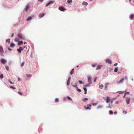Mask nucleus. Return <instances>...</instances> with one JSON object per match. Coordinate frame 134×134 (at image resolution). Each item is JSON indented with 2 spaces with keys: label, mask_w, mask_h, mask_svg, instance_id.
<instances>
[{
  "label": "nucleus",
  "mask_w": 134,
  "mask_h": 134,
  "mask_svg": "<svg viewBox=\"0 0 134 134\" xmlns=\"http://www.w3.org/2000/svg\"><path fill=\"white\" fill-rule=\"evenodd\" d=\"M4 51L3 48L1 46H0V54L1 56L4 55Z\"/></svg>",
  "instance_id": "obj_1"
},
{
  "label": "nucleus",
  "mask_w": 134,
  "mask_h": 134,
  "mask_svg": "<svg viewBox=\"0 0 134 134\" xmlns=\"http://www.w3.org/2000/svg\"><path fill=\"white\" fill-rule=\"evenodd\" d=\"M88 81L89 83L90 84H91L92 82L91 81V77L90 76H88Z\"/></svg>",
  "instance_id": "obj_2"
},
{
  "label": "nucleus",
  "mask_w": 134,
  "mask_h": 134,
  "mask_svg": "<svg viewBox=\"0 0 134 134\" xmlns=\"http://www.w3.org/2000/svg\"><path fill=\"white\" fill-rule=\"evenodd\" d=\"M30 8V6L29 4H27L26 6L24 8V10L25 11H27Z\"/></svg>",
  "instance_id": "obj_3"
},
{
  "label": "nucleus",
  "mask_w": 134,
  "mask_h": 134,
  "mask_svg": "<svg viewBox=\"0 0 134 134\" xmlns=\"http://www.w3.org/2000/svg\"><path fill=\"white\" fill-rule=\"evenodd\" d=\"M130 98L129 97H127L126 98V102L127 104H128L130 103Z\"/></svg>",
  "instance_id": "obj_4"
},
{
  "label": "nucleus",
  "mask_w": 134,
  "mask_h": 134,
  "mask_svg": "<svg viewBox=\"0 0 134 134\" xmlns=\"http://www.w3.org/2000/svg\"><path fill=\"white\" fill-rule=\"evenodd\" d=\"M1 62L3 64H4L6 63L7 60L4 59H2L1 60Z\"/></svg>",
  "instance_id": "obj_5"
},
{
  "label": "nucleus",
  "mask_w": 134,
  "mask_h": 134,
  "mask_svg": "<svg viewBox=\"0 0 134 134\" xmlns=\"http://www.w3.org/2000/svg\"><path fill=\"white\" fill-rule=\"evenodd\" d=\"M124 80V78H123L119 81H118L116 83V84H119L120 83H122L123 81Z\"/></svg>",
  "instance_id": "obj_6"
},
{
  "label": "nucleus",
  "mask_w": 134,
  "mask_h": 134,
  "mask_svg": "<svg viewBox=\"0 0 134 134\" xmlns=\"http://www.w3.org/2000/svg\"><path fill=\"white\" fill-rule=\"evenodd\" d=\"M71 80V77L69 76L68 77V79L67 82V85L68 86L69 85L70 83Z\"/></svg>",
  "instance_id": "obj_7"
},
{
  "label": "nucleus",
  "mask_w": 134,
  "mask_h": 134,
  "mask_svg": "<svg viewBox=\"0 0 134 134\" xmlns=\"http://www.w3.org/2000/svg\"><path fill=\"white\" fill-rule=\"evenodd\" d=\"M105 61L107 63H108L109 64H111L112 63L111 60L108 59H106Z\"/></svg>",
  "instance_id": "obj_8"
},
{
  "label": "nucleus",
  "mask_w": 134,
  "mask_h": 134,
  "mask_svg": "<svg viewBox=\"0 0 134 134\" xmlns=\"http://www.w3.org/2000/svg\"><path fill=\"white\" fill-rule=\"evenodd\" d=\"M54 2V1H51L49 2L46 5V7H47L50 5L51 3H53Z\"/></svg>",
  "instance_id": "obj_9"
},
{
  "label": "nucleus",
  "mask_w": 134,
  "mask_h": 134,
  "mask_svg": "<svg viewBox=\"0 0 134 134\" xmlns=\"http://www.w3.org/2000/svg\"><path fill=\"white\" fill-rule=\"evenodd\" d=\"M18 36L20 39H23V36L21 34H19L18 35Z\"/></svg>",
  "instance_id": "obj_10"
},
{
  "label": "nucleus",
  "mask_w": 134,
  "mask_h": 134,
  "mask_svg": "<svg viewBox=\"0 0 134 134\" xmlns=\"http://www.w3.org/2000/svg\"><path fill=\"white\" fill-rule=\"evenodd\" d=\"M110 100V98L109 97H107V100L106 101V102L107 103H108L109 102V101Z\"/></svg>",
  "instance_id": "obj_11"
},
{
  "label": "nucleus",
  "mask_w": 134,
  "mask_h": 134,
  "mask_svg": "<svg viewBox=\"0 0 134 134\" xmlns=\"http://www.w3.org/2000/svg\"><path fill=\"white\" fill-rule=\"evenodd\" d=\"M59 9L60 10L62 11H64L65 10V9L64 8L62 7H59Z\"/></svg>",
  "instance_id": "obj_12"
},
{
  "label": "nucleus",
  "mask_w": 134,
  "mask_h": 134,
  "mask_svg": "<svg viewBox=\"0 0 134 134\" xmlns=\"http://www.w3.org/2000/svg\"><path fill=\"white\" fill-rule=\"evenodd\" d=\"M134 16V15L133 14H130V19H132Z\"/></svg>",
  "instance_id": "obj_13"
},
{
  "label": "nucleus",
  "mask_w": 134,
  "mask_h": 134,
  "mask_svg": "<svg viewBox=\"0 0 134 134\" xmlns=\"http://www.w3.org/2000/svg\"><path fill=\"white\" fill-rule=\"evenodd\" d=\"M103 107V106L102 105H100L98 106L97 108L98 109L102 108Z\"/></svg>",
  "instance_id": "obj_14"
},
{
  "label": "nucleus",
  "mask_w": 134,
  "mask_h": 134,
  "mask_svg": "<svg viewBox=\"0 0 134 134\" xmlns=\"http://www.w3.org/2000/svg\"><path fill=\"white\" fill-rule=\"evenodd\" d=\"M44 15V13H42L40 14L39 15L40 17L42 18L43 17Z\"/></svg>",
  "instance_id": "obj_15"
},
{
  "label": "nucleus",
  "mask_w": 134,
  "mask_h": 134,
  "mask_svg": "<svg viewBox=\"0 0 134 134\" xmlns=\"http://www.w3.org/2000/svg\"><path fill=\"white\" fill-rule=\"evenodd\" d=\"M102 66L100 65H98L96 69L97 70H99L101 68Z\"/></svg>",
  "instance_id": "obj_16"
},
{
  "label": "nucleus",
  "mask_w": 134,
  "mask_h": 134,
  "mask_svg": "<svg viewBox=\"0 0 134 134\" xmlns=\"http://www.w3.org/2000/svg\"><path fill=\"white\" fill-rule=\"evenodd\" d=\"M23 43V42L22 41H19L18 43V45H20L21 44Z\"/></svg>",
  "instance_id": "obj_17"
},
{
  "label": "nucleus",
  "mask_w": 134,
  "mask_h": 134,
  "mask_svg": "<svg viewBox=\"0 0 134 134\" xmlns=\"http://www.w3.org/2000/svg\"><path fill=\"white\" fill-rule=\"evenodd\" d=\"M72 0H67V2L68 4H70L72 2Z\"/></svg>",
  "instance_id": "obj_18"
},
{
  "label": "nucleus",
  "mask_w": 134,
  "mask_h": 134,
  "mask_svg": "<svg viewBox=\"0 0 134 134\" xmlns=\"http://www.w3.org/2000/svg\"><path fill=\"white\" fill-rule=\"evenodd\" d=\"M15 46V44L13 43H11L10 45V46L11 47H13Z\"/></svg>",
  "instance_id": "obj_19"
},
{
  "label": "nucleus",
  "mask_w": 134,
  "mask_h": 134,
  "mask_svg": "<svg viewBox=\"0 0 134 134\" xmlns=\"http://www.w3.org/2000/svg\"><path fill=\"white\" fill-rule=\"evenodd\" d=\"M82 4L85 5H88V3L87 2H83L82 3Z\"/></svg>",
  "instance_id": "obj_20"
},
{
  "label": "nucleus",
  "mask_w": 134,
  "mask_h": 134,
  "mask_svg": "<svg viewBox=\"0 0 134 134\" xmlns=\"http://www.w3.org/2000/svg\"><path fill=\"white\" fill-rule=\"evenodd\" d=\"M91 85V84H90V83H88V84H86V85H84V86L85 87H90V85Z\"/></svg>",
  "instance_id": "obj_21"
},
{
  "label": "nucleus",
  "mask_w": 134,
  "mask_h": 134,
  "mask_svg": "<svg viewBox=\"0 0 134 134\" xmlns=\"http://www.w3.org/2000/svg\"><path fill=\"white\" fill-rule=\"evenodd\" d=\"M103 85H99V88L100 89H102L103 87Z\"/></svg>",
  "instance_id": "obj_22"
},
{
  "label": "nucleus",
  "mask_w": 134,
  "mask_h": 134,
  "mask_svg": "<svg viewBox=\"0 0 134 134\" xmlns=\"http://www.w3.org/2000/svg\"><path fill=\"white\" fill-rule=\"evenodd\" d=\"M83 89L85 92V94H86L87 93V89L86 88H83Z\"/></svg>",
  "instance_id": "obj_23"
},
{
  "label": "nucleus",
  "mask_w": 134,
  "mask_h": 134,
  "mask_svg": "<svg viewBox=\"0 0 134 134\" xmlns=\"http://www.w3.org/2000/svg\"><path fill=\"white\" fill-rule=\"evenodd\" d=\"M74 69H73L70 72V74L71 75H72V74L74 72Z\"/></svg>",
  "instance_id": "obj_24"
},
{
  "label": "nucleus",
  "mask_w": 134,
  "mask_h": 134,
  "mask_svg": "<svg viewBox=\"0 0 134 134\" xmlns=\"http://www.w3.org/2000/svg\"><path fill=\"white\" fill-rule=\"evenodd\" d=\"M8 82L11 84H13L14 83L13 82H12L10 80V79H9L8 80Z\"/></svg>",
  "instance_id": "obj_25"
},
{
  "label": "nucleus",
  "mask_w": 134,
  "mask_h": 134,
  "mask_svg": "<svg viewBox=\"0 0 134 134\" xmlns=\"http://www.w3.org/2000/svg\"><path fill=\"white\" fill-rule=\"evenodd\" d=\"M59 101V99L58 98H56L55 100V102H57Z\"/></svg>",
  "instance_id": "obj_26"
},
{
  "label": "nucleus",
  "mask_w": 134,
  "mask_h": 134,
  "mask_svg": "<svg viewBox=\"0 0 134 134\" xmlns=\"http://www.w3.org/2000/svg\"><path fill=\"white\" fill-rule=\"evenodd\" d=\"M124 92L122 91H118L116 92H119V93H120V94Z\"/></svg>",
  "instance_id": "obj_27"
},
{
  "label": "nucleus",
  "mask_w": 134,
  "mask_h": 134,
  "mask_svg": "<svg viewBox=\"0 0 134 134\" xmlns=\"http://www.w3.org/2000/svg\"><path fill=\"white\" fill-rule=\"evenodd\" d=\"M19 40L18 38H15V39L14 41H15L17 42V41H19Z\"/></svg>",
  "instance_id": "obj_28"
},
{
  "label": "nucleus",
  "mask_w": 134,
  "mask_h": 134,
  "mask_svg": "<svg viewBox=\"0 0 134 134\" xmlns=\"http://www.w3.org/2000/svg\"><path fill=\"white\" fill-rule=\"evenodd\" d=\"M32 18V17H30L28 18L27 19V21H29Z\"/></svg>",
  "instance_id": "obj_29"
},
{
  "label": "nucleus",
  "mask_w": 134,
  "mask_h": 134,
  "mask_svg": "<svg viewBox=\"0 0 134 134\" xmlns=\"http://www.w3.org/2000/svg\"><path fill=\"white\" fill-rule=\"evenodd\" d=\"M79 82L80 84H83L84 83L81 80H79Z\"/></svg>",
  "instance_id": "obj_30"
},
{
  "label": "nucleus",
  "mask_w": 134,
  "mask_h": 134,
  "mask_svg": "<svg viewBox=\"0 0 134 134\" xmlns=\"http://www.w3.org/2000/svg\"><path fill=\"white\" fill-rule=\"evenodd\" d=\"M118 70V69L117 68H115L114 70V71L115 72H116Z\"/></svg>",
  "instance_id": "obj_31"
},
{
  "label": "nucleus",
  "mask_w": 134,
  "mask_h": 134,
  "mask_svg": "<svg viewBox=\"0 0 134 134\" xmlns=\"http://www.w3.org/2000/svg\"><path fill=\"white\" fill-rule=\"evenodd\" d=\"M85 108L86 109V110H90L91 109V108H90L89 107H85Z\"/></svg>",
  "instance_id": "obj_32"
},
{
  "label": "nucleus",
  "mask_w": 134,
  "mask_h": 134,
  "mask_svg": "<svg viewBox=\"0 0 134 134\" xmlns=\"http://www.w3.org/2000/svg\"><path fill=\"white\" fill-rule=\"evenodd\" d=\"M3 77V75L2 74H1L0 76V78L2 79Z\"/></svg>",
  "instance_id": "obj_33"
},
{
  "label": "nucleus",
  "mask_w": 134,
  "mask_h": 134,
  "mask_svg": "<svg viewBox=\"0 0 134 134\" xmlns=\"http://www.w3.org/2000/svg\"><path fill=\"white\" fill-rule=\"evenodd\" d=\"M67 98H68V99L69 100H72V99L69 96H68L67 97Z\"/></svg>",
  "instance_id": "obj_34"
},
{
  "label": "nucleus",
  "mask_w": 134,
  "mask_h": 134,
  "mask_svg": "<svg viewBox=\"0 0 134 134\" xmlns=\"http://www.w3.org/2000/svg\"><path fill=\"white\" fill-rule=\"evenodd\" d=\"M17 51H18V53H21V50H20V49H19H19H17Z\"/></svg>",
  "instance_id": "obj_35"
},
{
  "label": "nucleus",
  "mask_w": 134,
  "mask_h": 134,
  "mask_svg": "<svg viewBox=\"0 0 134 134\" xmlns=\"http://www.w3.org/2000/svg\"><path fill=\"white\" fill-rule=\"evenodd\" d=\"M6 42H8L9 43H10V39H9L7 40H6Z\"/></svg>",
  "instance_id": "obj_36"
},
{
  "label": "nucleus",
  "mask_w": 134,
  "mask_h": 134,
  "mask_svg": "<svg viewBox=\"0 0 134 134\" xmlns=\"http://www.w3.org/2000/svg\"><path fill=\"white\" fill-rule=\"evenodd\" d=\"M72 86L76 88H77V86L76 85H72Z\"/></svg>",
  "instance_id": "obj_37"
},
{
  "label": "nucleus",
  "mask_w": 134,
  "mask_h": 134,
  "mask_svg": "<svg viewBox=\"0 0 134 134\" xmlns=\"http://www.w3.org/2000/svg\"><path fill=\"white\" fill-rule=\"evenodd\" d=\"M26 76L27 77H31L32 75L30 74H27L26 75Z\"/></svg>",
  "instance_id": "obj_38"
},
{
  "label": "nucleus",
  "mask_w": 134,
  "mask_h": 134,
  "mask_svg": "<svg viewBox=\"0 0 134 134\" xmlns=\"http://www.w3.org/2000/svg\"><path fill=\"white\" fill-rule=\"evenodd\" d=\"M97 104V103H93L92 104V105L94 106L96 105Z\"/></svg>",
  "instance_id": "obj_39"
},
{
  "label": "nucleus",
  "mask_w": 134,
  "mask_h": 134,
  "mask_svg": "<svg viewBox=\"0 0 134 134\" xmlns=\"http://www.w3.org/2000/svg\"><path fill=\"white\" fill-rule=\"evenodd\" d=\"M77 89V90L79 92H80L81 91V89H79L78 88V87H77V88H76Z\"/></svg>",
  "instance_id": "obj_40"
},
{
  "label": "nucleus",
  "mask_w": 134,
  "mask_h": 134,
  "mask_svg": "<svg viewBox=\"0 0 134 134\" xmlns=\"http://www.w3.org/2000/svg\"><path fill=\"white\" fill-rule=\"evenodd\" d=\"M5 69L8 71L9 70V68L7 66H6L5 67Z\"/></svg>",
  "instance_id": "obj_41"
},
{
  "label": "nucleus",
  "mask_w": 134,
  "mask_h": 134,
  "mask_svg": "<svg viewBox=\"0 0 134 134\" xmlns=\"http://www.w3.org/2000/svg\"><path fill=\"white\" fill-rule=\"evenodd\" d=\"M24 63H25L24 62H23L21 63V66L22 67V66H23L24 65Z\"/></svg>",
  "instance_id": "obj_42"
},
{
  "label": "nucleus",
  "mask_w": 134,
  "mask_h": 134,
  "mask_svg": "<svg viewBox=\"0 0 134 134\" xmlns=\"http://www.w3.org/2000/svg\"><path fill=\"white\" fill-rule=\"evenodd\" d=\"M86 100H87L88 99L87 98H83L82 99V100L84 101H85Z\"/></svg>",
  "instance_id": "obj_43"
},
{
  "label": "nucleus",
  "mask_w": 134,
  "mask_h": 134,
  "mask_svg": "<svg viewBox=\"0 0 134 134\" xmlns=\"http://www.w3.org/2000/svg\"><path fill=\"white\" fill-rule=\"evenodd\" d=\"M109 112L110 114H113V112L111 110H110Z\"/></svg>",
  "instance_id": "obj_44"
},
{
  "label": "nucleus",
  "mask_w": 134,
  "mask_h": 134,
  "mask_svg": "<svg viewBox=\"0 0 134 134\" xmlns=\"http://www.w3.org/2000/svg\"><path fill=\"white\" fill-rule=\"evenodd\" d=\"M19 49H20V50H21V51H22L23 49L24 48H23V47H19Z\"/></svg>",
  "instance_id": "obj_45"
},
{
  "label": "nucleus",
  "mask_w": 134,
  "mask_h": 134,
  "mask_svg": "<svg viewBox=\"0 0 134 134\" xmlns=\"http://www.w3.org/2000/svg\"><path fill=\"white\" fill-rule=\"evenodd\" d=\"M10 88H12L14 90H15V87H13L12 86H10Z\"/></svg>",
  "instance_id": "obj_46"
},
{
  "label": "nucleus",
  "mask_w": 134,
  "mask_h": 134,
  "mask_svg": "<svg viewBox=\"0 0 134 134\" xmlns=\"http://www.w3.org/2000/svg\"><path fill=\"white\" fill-rule=\"evenodd\" d=\"M63 100L64 101H65L66 100V98L65 97H64L63 98Z\"/></svg>",
  "instance_id": "obj_47"
},
{
  "label": "nucleus",
  "mask_w": 134,
  "mask_h": 134,
  "mask_svg": "<svg viewBox=\"0 0 134 134\" xmlns=\"http://www.w3.org/2000/svg\"><path fill=\"white\" fill-rule=\"evenodd\" d=\"M107 108H111V107H110V105H109V106L108 107H107Z\"/></svg>",
  "instance_id": "obj_48"
},
{
  "label": "nucleus",
  "mask_w": 134,
  "mask_h": 134,
  "mask_svg": "<svg viewBox=\"0 0 134 134\" xmlns=\"http://www.w3.org/2000/svg\"><path fill=\"white\" fill-rule=\"evenodd\" d=\"M124 79H126L127 80V76H125V77L124 78Z\"/></svg>",
  "instance_id": "obj_49"
},
{
  "label": "nucleus",
  "mask_w": 134,
  "mask_h": 134,
  "mask_svg": "<svg viewBox=\"0 0 134 134\" xmlns=\"http://www.w3.org/2000/svg\"><path fill=\"white\" fill-rule=\"evenodd\" d=\"M97 79V77H96L94 80V81L96 82V80Z\"/></svg>",
  "instance_id": "obj_50"
},
{
  "label": "nucleus",
  "mask_w": 134,
  "mask_h": 134,
  "mask_svg": "<svg viewBox=\"0 0 134 134\" xmlns=\"http://www.w3.org/2000/svg\"><path fill=\"white\" fill-rule=\"evenodd\" d=\"M18 93L19 94L21 95H22V93H21L20 92H18Z\"/></svg>",
  "instance_id": "obj_51"
},
{
  "label": "nucleus",
  "mask_w": 134,
  "mask_h": 134,
  "mask_svg": "<svg viewBox=\"0 0 134 134\" xmlns=\"http://www.w3.org/2000/svg\"><path fill=\"white\" fill-rule=\"evenodd\" d=\"M117 65H118L117 63H116L115 64H114V66H116Z\"/></svg>",
  "instance_id": "obj_52"
},
{
  "label": "nucleus",
  "mask_w": 134,
  "mask_h": 134,
  "mask_svg": "<svg viewBox=\"0 0 134 134\" xmlns=\"http://www.w3.org/2000/svg\"><path fill=\"white\" fill-rule=\"evenodd\" d=\"M116 99H117V98H113L112 100H116Z\"/></svg>",
  "instance_id": "obj_53"
},
{
  "label": "nucleus",
  "mask_w": 134,
  "mask_h": 134,
  "mask_svg": "<svg viewBox=\"0 0 134 134\" xmlns=\"http://www.w3.org/2000/svg\"><path fill=\"white\" fill-rule=\"evenodd\" d=\"M92 66L93 67H95L96 66V65L95 64H93L92 65Z\"/></svg>",
  "instance_id": "obj_54"
},
{
  "label": "nucleus",
  "mask_w": 134,
  "mask_h": 134,
  "mask_svg": "<svg viewBox=\"0 0 134 134\" xmlns=\"http://www.w3.org/2000/svg\"><path fill=\"white\" fill-rule=\"evenodd\" d=\"M18 80L19 81H20L21 80V79H20V78L19 77H18Z\"/></svg>",
  "instance_id": "obj_55"
},
{
  "label": "nucleus",
  "mask_w": 134,
  "mask_h": 134,
  "mask_svg": "<svg viewBox=\"0 0 134 134\" xmlns=\"http://www.w3.org/2000/svg\"><path fill=\"white\" fill-rule=\"evenodd\" d=\"M87 106H88V107H91V105H90V104H87Z\"/></svg>",
  "instance_id": "obj_56"
},
{
  "label": "nucleus",
  "mask_w": 134,
  "mask_h": 134,
  "mask_svg": "<svg viewBox=\"0 0 134 134\" xmlns=\"http://www.w3.org/2000/svg\"><path fill=\"white\" fill-rule=\"evenodd\" d=\"M109 84V83H106L105 84V85L107 86V85H108Z\"/></svg>",
  "instance_id": "obj_57"
},
{
  "label": "nucleus",
  "mask_w": 134,
  "mask_h": 134,
  "mask_svg": "<svg viewBox=\"0 0 134 134\" xmlns=\"http://www.w3.org/2000/svg\"><path fill=\"white\" fill-rule=\"evenodd\" d=\"M14 33H12V35H11V36L12 37H13L14 36Z\"/></svg>",
  "instance_id": "obj_58"
},
{
  "label": "nucleus",
  "mask_w": 134,
  "mask_h": 134,
  "mask_svg": "<svg viewBox=\"0 0 134 134\" xmlns=\"http://www.w3.org/2000/svg\"><path fill=\"white\" fill-rule=\"evenodd\" d=\"M126 93H125L124 94V95L123 97V98H124L125 97L126 95Z\"/></svg>",
  "instance_id": "obj_59"
},
{
  "label": "nucleus",
  "mask_w": 134,
  "mask_h": 134,
  "mask_svg": "<svg viewBox=\"0 0 134 134\" xmlns=\"http://www.w3.org/2000/svg\"><path fill=\"white\" fill-rule=\"evenodd\" d=\"M8 50L9 51H11V49L10 48H8Z\"/></svg>",
  "instance_id": "obj_60"
},
{
  "label": "nucleus",
  "mask_w": 134,
  "mask_h": 134,
  "mask_svg": "<svg viewBox=\"0 0 134 134\" xmlns=\"http://www.w3.org/2000/svg\"><path fill=\"white\" fill-rule=\"evenodd\" d=\"M11 62H9L8 63V64L9 65L10 64H11Z\"/></svg>",
  "instance_id": "obj_61"
},
{
  "label": "nucleus",
  "mask_w": 134,
  "mask_h": 134,
  "mask_svg": "<svg viewBox=\"0 0 134 134\" xmlns=\"http://www.w3.org/2000/svg\"><path fill=\"white\" fill-rule=\"evenodd\" d=\"M113 100H112H112H111V103H112L113 102Z\"/></svg>",
  "instance_id": "obj_62"
},
{
  "label": "nucleus",
  "mask_w": 134,
  "mask_h": 134,
  "mask_svg": "<svg viewBox=\"0 0 134 134\" xmlns=\"http://www.w3.org/2000/svg\"><path fill=\"white\" fill-rule=\"evenodd\" d=\"M107 88V85H105V88Z\"/></svg>",
  "instance_id": "obj_63"
},
{
  "label": "nucleus",
  "mask_w": 134,
  "mask_h": 134,
  "mask_svg": "<svg viewBox=\"0 0 134 134\" xmlns=\"http://www.w3.org/2000/svg\"><path fill=\"white\" fill-rule=\"evenodd\" d=\"M119 103V102L118 101H116V103L117 104H118Z\"/></svg>",
  "instance_id": "obj_64"
}]
</instances>
